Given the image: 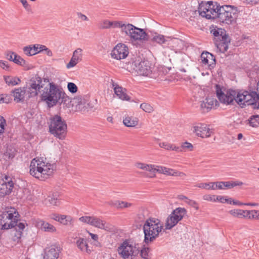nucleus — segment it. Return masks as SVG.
Returning <instances> with one entry per match:
<instances>
[{
	"instance_id": "nucleus-63",
	"label": "nucleus",
	"mask_w": 259,
	"mask_h": 259,
	"mask_svg": "<svg viewBox=\"0 0 259 259\" xmlns=\"http://www.w3.org/2000/svg\"><path fill=\"white\" fill-rule=\"evenodd\" d=\"M232 204H233L234 205H239V206L244 205V203H241L240 201H237V200H233L232 199Z\"/></svg>"
},
{
	"instance_id": "nucleus-49",
	"label": "nucleus",
	"mask_w": 259,
	"mask_h": 259,
	"mask_svg": "<svg viewBox=\"0 0 259 259\" xmlns=\"http://www.w3.org/2000/svg\"><path fill=\"white\" fill-rule=\"evenodd\" d=\"M99 27L102 29H109V20H102L99 24Z\"/></svg>"
},
{
	"instance_id": "nucleus-23",
	"label": "nucleus",
	"mask_w": 259,
	"mask_h": 259,
	"mask_svg": "<svg viewBox=\"0 0 259 259\" xmlns=\"http://www.w3.org/2000/svg\"><path fill=\"white\" fill-rule=\"evenodd\" d=\"M230 42V38L228 35L222 39L215 40L214 44L217 50L220 53H224L228 49V44Z\"/></svg>"
},
{
	"instance_id": "nucleus-21",
	"label": "nucleus",
	"mask_w": 259,
	"mask_h": 259,
	"mask_svg": "<svg viewBox=\"0 0 259 259\" xmlns=\"http://www.w3.org/2000/svg\"><path fill=\"white\" fill-rule=\"evenodd\" d=\"M201 59L202 63L207 65L209 69H212L215 66V58L209 52H203L201 55Z\"/></svg>"
},
{
	"instance_id": "nucleus-58",
	"label": "nucleus",
	"mask_w": 259,
	"mask_h": 259,
	"mask_svg": "<svg viewBox=\"0 0 259 259\" xmlns=\"http://www.w3.org/2000/svg\"><path fill=\"white\" fill-rule=\"evenodd\" d=\"M77 16L78 18L82 21H88L89 20V18L85 15L82 14L81 13H77Z\"/></svg>"
},
{
	"instance_id": "nucleus-20",
	"label": "nucleus",
	"mask_w": 259,
	"mask_h": 259,
	"mask_svg": "<svg viewBox=\"0 0 259 259\" xmlns=\"http://www.w3.org/2000/svg\"><path fill=\"white\" fill-rule=\"evenodd\" d=\"M231 214L239 218L259 220V211H230Z\"/></svg>"
},
{
	"instance_id": "nucleus-56",
	"label": "nucleus",
	"mask_w": 259,
	"mask_h": 259,
	"mask_svg": "<svg viewBox=\"0 0 259 259\" xmlns=\"http://www.w3.org/2000/svg\"><path fill=\"white\" fill-rule=\"evenodd\" d=\"M6 125V120L3 116H0V134L4 132Z\"/></svg>"
},
{
	"instance_id": "nucleus-57",
	"label": "nucleus",
	"mask_w": 259,
	"mask_h": 259,
	"mask_svg": "<svg viewBox=\"0 0 259 259\" xmlns=\"http://www.w3.org/2000/svg\"><path fill=\"white\" fill-rule=\"evenodd\" d=\"M186 203L188 205L191 206L193 208H195V209H199L198 204L194 200L188 199L186 201Z\"/></svg>"
},
{
	"instance_id": "nucleus-13",
	"label": "nucleus",
	"mask_w": 259,
	"mask_h": 259,
	"mask_svg": "<svg viewBox=\"0 0 259 259\" xmlns=\"http://www.w3.org/2000/svg\"><path fill=\"white\" fill-rule=\"evenodd\" d=\"M215 87L217 95L221 102L227 105L233 104L235 102L236 90H229L225 94L218 85Z\"/></svg>"
},
{
	"instance_id": "nucleus-10",
	"label": "nucleus",
	"mask_w": 259,
	"mask_h": 259,
	"mask_svg": "<svg viewBox=\"0 0 259 259\" xmlns=\"http://www.w3.org/2000/svg\"><path fill=\"white\" fill-rule=\"evenodd\" d=\"M79 220L84 223L107 231H110L112 229V226L110 224L97 217L83 216L80 217Z\"/></svg>"
},
{
	"instance_id": "nucleus-29",
	"label": "nucleus",
	"mask_w": 259,
	"mask_h": 259,
	"mask_svg": "<svg viewBox=\"0 0 259 259\" xmlns=\"http://www.w3.org/2000/svg\"><path fill=\"white\" fill-rule=\"evenodd\" d=\"M26 91L25 88H19L15 89L13 91L14 101L17 103L23 101L25 98Z\"/></svg>"
},
{
	"instance_id": "nucleus-55",
	"label": "nucleus",
	"mask_w": 259,
	"mask_h": 259,
	"mask_svg": "<svg viewBox=\"0 0 259 259\" xmlns=\"http://www.w3.org/2000/svg\"><path fill=\"white\" fill-rule=\"evenodd\" d=\"M203 199L212 202L216 201L217 196L214 195H205L203 196Z\"/></svg>"
},
{
	"instance_id": "nucleus-24",
	"label": "nucleus",
	"mask_w": 259,
	"mask_h": 259,
	"mask_svg": "<svg viewBox=\"0 0 259 259\" xmlns=\"http://www.w3.org/2000/svg\"><path fill=\"white\" fill-rule=\"evenodd\" d=\"M108 204L115 209L134 208V204L126 201L115 200L109 201Z\"/></svg>"
},
{
	"instance_id": "nucleus-33",
	"label": "nucleus",
	"mask_w": 259,
	"mask_h": 259,
	"mask_svg": "<svg viewBox=\"0 0 259 259\" xmlns=\"http://www.w3.org/2000/svg\"><path fill=\"white\" fill-rule=\"evenodd\" d=\"M52 219L65 225H68L71 224V218L70 216L64 215H59L54 214H53Z\"/></svg>"
},
{
	"instance_id": "nucleus-34",
	"label": "nucleus",
	"mask_w": 259,
	"mask_h": 259,
	"mask_svg": "<svg viewBox=\"0 0 259 259\" xmlns=\"http://www.w3.org/2000/svg\"><path fill=\"white\" fill-rule=\"evenodd\" d=\"M211 33L214 37V41L223 38L225 36H228L225 30L222 28L213 29L211 30Z\"/></svg>"
},
{
	"instance_id": "nucleus-11",
	"label": "nucleus",
	"mask_w": 259,
	"mask_h": 259,
	"mask_svg": "<svg viewBox=\"0 0 259 259\" xmlns=\"http://www.w3.org/2000/svg\"><path fill=\"white\" fill-rule=\"evenodd\" d=\"M9 211H4L0 214V229L8 230L14 227L15 220L19 215L18 211H14V213H8Z\"/></svg>"
},
{
	"instance_id": "nucleus-61",
	"label": "nucleus",
	"mask_w": 259,
	"mask_h": 259,
	"mask_svg": "<svg viewBox=\"0 0 259 259\" xmlns=\"http://www.w3.org/2000/svg\"><path fill=\"white\" fill-rule=\"evenodd\" d=\"M244 205L249 206L252 207H254L255 208H258V206H259V204L257 203H244Z\"/></svg>"
},
{
	"instance_id": "nucleus-35",
	"label": "nucleus",
	"mask_w": 259,
	"mask_h": 259,
	"mask_svg": "<svg viewBox=\"0 0 259 259\" xmlns=\"http://www.w3.org/2000/svg\"><path fill=\"white\" fill-rule=\"evenodd\" d=\"M13 187L14 186L12 185L0 183V197H4L10 194L12 192Z\"/></svg>"
},
{
	"instance_id": "nucleus-42",
	"label": "nucleus",
	"mask_w": 259,
	"mask_h": 259,
	"mask_svg": "<svg viewBox=\"0 0 259 259\" xmlns=\"http://www.w3.org/2000/svg\"><path fill=\"white\" fill-rule=\"evenodd\" d=\"M249 123L252 127H257L259 125V115L251 116L249 120Z\"/></svg>"
},
{
	"instance_id": "nucleus-1",
	"label": "nucleus",
	"mask_w": 259,
	"mask_h": 259,
	"mask_svg": "<svg viewBox=\"0 0 259 259\" xmlns=\"http://www.w3.org/2000/svg\"><path fill=\"white\" fill-rule=\"evenodd\" d=\"M28 92L31 97L40 93L41 100L50 108L58 104H65L71 102L70 98L62 88L53 82H50L48 77L41 78L37 75L31 79Z\"/></svg>"
},
{
	"instance_id": "nucleus-48",
	"label": "nucleus",
	"mask_w": 259,
	"mask_h": 259,
	"mask_svg": "<svg viewBox=\"0 0 259 259\" xmlns=\"http://www.w3.org/2000/svg\"><path fill=\"white\" fill-rule=\"evenodd\" d=\"M214 182H210L208 183H201L198 186V187L200 188L205 189L206 190H214Z\"/></svg>"
},
{
	"instance_id": "nucleus-43",
	"label": "nucleus",
	"mask_w": 259,
	"mask_h": 259,
	"mask_svg": "<svg viewBox=\"0 0 259 259\" xmlns=\"http://www.w3.org/2000/svg\"><path fill=\"white\" fill-rule=\"evenodd\" d=\"M123 21L109 20V29H119Z\"/></svg>"
},
{
	"instance_id": "nucleus-60",
	"label": "nucleus",
	"mask_w": 259,
	"mask_h": 259,
	"mask_svg": "<svg viewBox=\"0 0 259 259\" xmlns=\"http://www.w3.org/2000/svg\"><path fill=\"white\" fill-rule=\"evenodd\" d=\"M15 53L13 52H9L7 55V58L10 60L14 62V57H15V55H16Z\"/></svg>"
},
{
	"instance_id": "nucleus-47",
	"label": "nucleus",
	"mask_w": 259,
	"mask_h": 259,
	"mask_svg": "<svg viewBox=\"0 0 259 259\" xmlns=\"http://www.w3.org/2000/svg\"><path fill=\"white\" fill-rule=\"evenodd\" d=\"M0 183L7 184L8 185L14 186V183L12 181V179L9 176L5 175L2 179V181Z\"/></svg>"
},
{
	"instance_id": "nucleus-22",
	"label": "nucleus",
	"mask_w": 259,
	"mask_h": 259,
	"mask_svg": "<svg viewBox=\"0 0 259 259\" xmlns=\"http://www.w3.org/2000/svg\"><path fill=\"white\" fill-rule=\"evenodd\" d=\"M132 33V34L130 38V40L132 41L148 40V34L143 29L139 28L135 26L133 31Z\"/></svg>"
},
{
	"instance_id": "nucleus-30",
	"label": "nucleus",
	"mask_w": 259,
	"mask_h": 259,
	"mask_svg": "<svg viewBox=\"0 0 259 259\" xmlns=\"http://www.w3.org/2000/svg\"><path fill=\"white\" fill-rule=\"evenodd\" d=\"M37 227H41V229L46 232L53 233L56 231V228L52 225L45 222L42 220H38L36 222Z\"/></svg>"
},
{
	"instance_id": "nucleus-8",
	"label": "nucleus",
	"mask_w": 259,
	"mask_h": 259,
	"mask_svg": "<svg viewBox=\"0 0 259 259\" xmlns=\"http://www.w3.org/2000/svg\"><path fill=\"white\" fill-rule=\"evenodd\" d=\"M219 4L215 1L201 2L198 7L200 16L207 19H215L218 12Z\"/></svg>"
},
{
	"instance_id": "nucleus-54",
	"label": "nucleus",
	"mask_w": 259,
	"mask_h": 259,
	"mask_svg": "<svg viewBox=\"0 0 259 259\" xmlns=\"http://www.w3.org/2000/svg\"><path fill=\"white\" fill-rule=\"evenodd\" d=\"M0 67L6 71L10 70V67L6 61L0 60Z\"/></svg>"
},
{
	"instance_id": "nucleus-26",
	"label": "nucleus",
	"mask_w": 259,
	"mask_h": 259,
	"mask_svg": "<svg viewBox=\"0 0 259 259\" xmlns=\"http://www.w3.org/2000/svg\"><path fill=\"white\" fill-rule=\"evenodd\" d=\"M113 87L115 94L119 99L125 101L130 100V97L126 93V89L115 83H113Z\"/></svg>"
},
{
	"instance_id": "nucleus-18",
	"label": "nucleus",
	"mask_w": 259,
	"mask_h": 259,
	"mask_svg": "<svg viewBox=\"0 0 259 259\" xmlns=\"http://www.w3.org/2000/svg\"><path fill=\"white\" fill-rule=\"evenodd\" d=\"M71 102L66 104L69 107L71 102L72 106H75L76 111H79L81 112L84 113L87 111L89 107V104L87 103L84 99L80 97H77L74 98L72 101L70 100Z\"/></svg>"
},
{
	"instance_id": "nucleus-40",
	"label": "nucleus",
	"mask_w": 259,
	"mask_h": 259,
	"mask_svg": "<svg viewBox=\"0 0 259 259\" xmlns=\"http://www.w3.org/2000/svg\"><path fill=\"white\" fill-rule=\"evenodd\" d=\"M24 53L27 56H32L37 54L35 46L25 47L23 49Z\"/></svg>"
},
{
	"instance_id": "nucleus-2",
	"label": "nucleus",
	"mask_w": 259,
	"mask_h": 259,
	"mask_svg": "<svg viewBox=\"0 0 259 259\" xmlns=\"http://www.w3.org/2000/svg\"><path fill=\"white\" fill-rule=\"evenodd\" d=\"M55 166L44 161L42 159H33L30 165V174L35 178L44 181L52 176Z\"/></svg>"
},
{
	"instance_id": "nucleus-5",
	"label": "nucleus",
	"mask_w": 259,
	"mask_h": 259,
	"mask_svg": "<svg viewBox=\"0 0 259 259\" xmlns=\"http://www.w3.org/2000/svg\"><path fill=\"white\" fill-rule=\"evenodd\" d=\"M238 12L237 8L234 6H221L219 4L216 19L220 23L231 24L235 21Z\"/></svg>"
},
{
	"instance_id": "nucleus-52",
	"label": "nucleus",
	"mask_w": 259,
	"mask_h": 259,
	"mask_svg": "<svg viewBox=\"0 0 259 259\" xmlns=\"http://www.w3.org/2000/svg\"><path fill=\"white\" fill-rule=\"evenodd\" d=\"M140 255L144 259H148L149 257V248H144L140 251Z\"/></svg>"
},
{
	"instance_id": "nucleus-4",
	"label": "nucleus",
	"mask_w": 259,
	"mask_h": 259,
	"mask_svg": "<svg viewBox=\"0 0 259 259\" xmlns=\"http://www.w3.org/2000/svg\"><path fill=\"white\" fill-rule=\"evenodd\" d=\"M236 93L235 103L240 107L251 105L253 109H259V95L256 92L236 90Z\"/></svg>"
},
{
	"instance_id": "nucleus-45",
	"label": "nucleus",
	"mask_w": 259,
	"mask_h": 259,
	"mask_svg": "<svg viewBox=\"0 0 259 259\" xmlns=\"http://www.w3.org/2000/svg\"><path fill=\"white\" fill-rule=\"evenodd\" d=\"M216 201L232 204V198H228L227 196H217Z\"/></svg>"
},
{
	"instance_id": "nucleus-44",
	"label": "nucleus",
	"mask_w": 259,
	"mask_h": 259,
	"mask_svg": "<svg viewBox=\"0 0 259 259\" xmlns=\"http://www.w3.org/2000/svg\"><path fill=\"white\" fill-rule=\"evenodd\" d=\"M18 216L19 215H17V217L16 218L17 220H15V224H14V227H16V229L17 230H19L18 235H19V237L20 238L22 234V231L24 230L25 226L24 223H19L18 224H17V221L18 220Z\"/></svg>"
},
{
	"instance_id": "nucleus-53",
	"label": "nucleus",
	"mask_w": 259,
	"mask_h": 259,
	"mask_svg": "<svg viewBox=\"0 0 259 259\" xmlns=\"http://www.w3.org/2000/svg\"><path fill=\"white\" fill-rule=\"evenodd\" d=\"M214 190L217 189H225V183L224 182H214Z\"/></svg>"
},
{
	"instance_id": "nucleus-19",
	"label": "nucleus",
	"mask_w": 259,
	"mask_h": 259,
	"mask_svg": "<svg viewBox=\"0 0 259 259\" xmlns=\"http://www.w3.org/2000/svg\"><path fill=\"white\" fill-rule=\"evenodd\" d=\"M218 105L219 103L216 99L212 97H207L200 101V108L203 112H208Z\"/></svg>"
},
{
	"instance_id": "nucleus-39",
	"label": "nucleus",
	"mask_w": 259,
	"mask_h": 259,
	"mask_svg": "<svg viewBox=\"0 0 259 259\" xmlns=\"http://www.w3.org/2000/svg\"><path fill=\"white\" fill-rule=\"evenodd\" d=\"M76 243L77 247L81 251H88V244L85 239L79 238Z\"/></svg>"
},
{
	"instance_id": "nucleus-41",
	"label": "nucleus",
	"mask_w": 259,
	"mask_h": 259,
	"mask_svg": "<svg viewBox=\"0 0 259 259\" xmlns=\"http://www.w3.org/2000/svg\"><path fill=\"white\" fill-rule=\"evenodd\" d=\"M225 187L227 189H231L235 186H241L243 183L239 181L224 182Z\"/></svg>"
},
{
	"instance_id": "nucleus-6",
	"label": "nucleus",
	"mask_w": 259,
	"mask_h": 259,
	"mask_svg": "<svg viewBox=\"0 0 259 259\" xmlns=\"http://www.w3.org/2000/svg\"><path fill=\"white\" fill-rule=\"evenodd\" d=\"M67 124L60 116L55 115L50 118L49 130L55 137L60 140L64 139L67 134Z\"/></svg>"
},
{
	"instance_id": "nucleus-7",
	"label": "nucleus",
	"mask_w": 259,
	"mask_h": 259,
	"mask_svg": "<svg viewBox=\"0 0 259 259\" xmlns=\"http://www.w3.org/2000/svg\"><path fill=\"white\" fill-rule=\"evenodd\" d=\"M137 168L149 172L147 177L150 178L155 177L156 172L167 176H174L176 175L175 170L162 166H158L153 164H148L141 162L136 163Z\"/></svg>"
},
{
	"instance_id": "nucleus-51",
	"label": "nucleus",
	"mask_w": 259,
	"mask_h": 259,
	"mask_svg": "<svg viewBox=\"0 0 259 259\" xmlns=\"http://www.w3.org/2000/svg\"><path fill=\"white\" fill-rule=\"evenodd\" d=\"M67 88L69 91L72 93H75L77 91V86L73 82H69L67 84Z\"/></svg>"
},
{
	"instance_id": "nucleus-38",
	"label": "nucleus",
	"mask_w": 259,
	"mask_h": 259,
	"mask_svg": "<svg viewBox=\"0 0 259 259\" xmlns=\"http://www.w3.org/2000/svg\"><path fill=\"white\" fill-rule=\"evenodd\" d=\"M159 146L161 148H164L167 150H172L175 151L179 150L178 146H176L175 145L171 144L166 142L159 143Z\"/></svg>"
},
{
	"instance_id": "nucleus-46",
	"label": "nucleus",
	"mask_w": 259,
	"mask_h": 259,
	"mask_svg": "<svg viewBox=\"0 0 259 259\" xmlns=\"http://www.w3.org/2000/svg\"><path fill=\"white\" fill-rule=\"evenodd\" d=\"M140 108L146 112L151 113L154 109L152 106L149 104L143 103L140 105Z\"/></svg>"
},
{
	"instance_id": "nucleus-25",
	"label": "nucleus",
	"mask_w": 259,
	"mask_h": 259,
	"mask_svg": "<svg viewBox=\"0 0 259 259\" xmlns=\"http://www.w3.org/2000/svg\"><path fill=\"white\" fill-rule=\"evenodd\" d=\"M82 51V49L80 48H78L74 51L71 60L66 65V67L67 68L69 69L75 66L79 61L81 60Z\"/></svg>"
},
{
	"instance_id": "nucleus-17",
	"label": "nucleus",
	"mask_w": 259,
	"mask_h": 259,
	"mask_svg": "<svg viewBox=\"0 0 259 259\" xmlns=\"http://www.w3.org/2000/svg\"><path fill=\"white\" fill-rule=\"evenodd\" d=\"M61 248L59 246L52 245L45 250L43 259H58Z\"/></svg>"
},
{
	"instance_id": "nucleus-27",
	"label": "nucleus",
	"mask_w": 259,
	"mask_h": 259,
	"mask_svg": "<svg viewBox=\"0 0 259 259\" xmlns=\"http://www.w3.org/2000/svg\"><path fill=\"white\" fill-rule=\"evenodd\" d=\"M135 26L133 24L122 21L120 27L119 28L120 32L125 36L131 38Z\"/></svg>"
},
{
	"instance_id": "nucleus-59",
	"label": "nucleus",
	"mask_w": 259,
	"mask_h": 259,
	"mask_svg": "<svg viewBox=\"0 0 259 259\" xmlns=\"http://www.w3.org/2000/svg\"><path fill=\"white\" fill-rule=\"evenodd\" d=\"M35 46V49L37 50V54L41 52H43L44 51L45 48H46V46L41 45H34Z\"/></svg>"
},
{
	"instance_id": "nucleus-9",
	"label": "nucleus",
	"mask_w": 259,
	"mask_h": 259,
	"mask_svg": "<svg viewBox=\"0 0 259 259\" xmlns=\"http://www.w3.org/2000/svg\"><path fill=\"white\" fill-rule=\"evenodd\" d=\"M119 255L122 259H137L140 250L127 240L123 242L118 247Z\"/></svg>"
},
{
	"instance_id": "nucleus-15",
	"label": "nucleus",
	"mask_w": 259,
	"mask_h": 259,
	"mask_svg": "<svg viewBox=\"0 0 259 259\" xmlns=\"http://www.w3.org/2000/svg\"><path fill=\"white\" fill-rule=\"evenodd\" d=\"M128 53V47L125 45L118 44L114 48L111 55L112 58L120 60L125 58Z\"/></svg>"
},
{
	"instance_id": "nucleus-14",
	"label": "nucleus",
	"mask_w": 259,
	"mask_h": 259,
	"mask_svg": "<svg viewBox=\"0 0 259 259\" xmlns=\"http://www.w3.org/2000/svg\"><path fill=\"white\" fill-rule=\"evenodd\" d=\"M184 211H172L166 219L164 229L170 230L175 227L183 218Z\"/></svg>"
},
{
	"instance_id": "nucleus-62",
	"label": "nucleus",
	"mask_w": 259,
	"mask_h": 259,
	"mask_svg": "<svg viewBox=\"0 0 259 259\" xmlns=\"http://www.w3.org/2000/svg\"><path fill=\"white\" fill-rule=\"evenodd\" d=\"M20 1L26 9H27L30 8V6L28 4L26 0H20Z\"/></svg>"
},
{
	"instance_id": "nucleus-12",
	"label": "nucleus",
	"mask_w": 259,
	"mask_h": 259,
	"mask_svg": "<svg viewBox=\"0 0 259 259\" xmlns=\"http://www.w3.org/2000/svg\"><path fill=\"white\" fill-rule=\"evenodd\" d=\"M132 67L140 75L147 76L152 73V66L148 61L136 60L132 62Z\"/></svg>"
},
{
	"instance_id": "nucleus-28",
	"label": "nucleus",
	"mask_w": 259,
	"mask_h": 259,
	"mask_svg": "<svg viewBox=\"0 0 259 259\" xmlns=\"http://www.w3.org/2000/svg\"><path fill=\"white\" fill-rule=\"evenodd\" d=\"M60 197V193L58 192L52 193L48 196L45 200V203L49 206L58 205L59 204L58 198Z\"/></svg>"
},
{
	"instance_id": "nucleus-3",
	"label": "nucleus",
	"mask_w": 259,
	"mask_h": 259,
	"mask_svg": "<svg viewBox=\"0 0 259 259\" xmlns=\"http://www.w3.org/2000/svg\"><path fill=\"white\" fill-rule=\"evenodd\" d=\"M145 235L144 241L146 243L153 241L158 237L159 233L165 229L163 224L158 219L150 218L147 219L143 226Z\"/></svg>"
},
{
	"instance_id": "nucleus-64",
	"label": "nucleus",
	"mask_w": 259,
	"mask_h": 259,
	"mask_svg": "<svg viewBox=\"0 0 259 259\" xmlns=\"http://www.w3.org/2000/svg\"><path fill=\"white\" fill-rule=\"evenodd\" d=\"M90 235L91 236L92 239L94 241H98V236L97 234H93L91 233H89Z\"/></svg>"
},
{
	"instance_id": "nucleus-36",
	"label": "nucleus",
	"mask_w": 259,
	"mask_h": 259,
	"mask_svg": "<svg viewBox=\"0 0 259 259\" xmlns=\"http://www.w3.org/2000/svg\"><path fill=\"white\" fill-rule=\"evenodd\" d=\"M153 39L155 42H157L159 44H165L168 41H171L174 42L176 40H178L177 39H172L169 37H165L164 35L161 34H156L153 38Z\"/></svg>"
},
{
	"instance_id": "nucleus-37",
	"label": "nucleus",
	"mask_w": 259,
	"mask_h": 259,
	"mask_svg": "<svg viewBox=\"0 0 259 259\" xmlns=\"http://www.w3.org/2000/svg\"><path fill=\"white\" fill-rule=\"evenodd\" d=\"M179 150L177 152H186L187 151H192L193 149V145L188 142L182 143L181 147H178Z\"/></svg>"
},
{
	"instance_id": "nucleus-31",
	"label": "nucleus",
	"mask_w": 259,
	"mask_h": 259,
	"mask_svg": "<svg viewBox=\"0 0 259 259\" xmlns=\"http://www.w3.org/2000/svg\"><path fill=\"white\" fill-rule=\"evenodd\" d=\"M3 78L5 83L9 86L13 87L16 85L21 82L20 79L16 76L4 75Z\"/></svg>"
},
{
	"instance_id": "nucleus-32",
	"label": "nucleus",
	"mask_w": 259,
	"mask_h": 259,
	"mask_svg": "<svg viewBox=\"0 0 259 259\" xmlns=\"http://www.w3.org/2000/svg\"><path fill=\"white\" fill-rule=\"evenodd\" d=\"M139 120L137 117L127 115L123 120L124 125L127 127H135L138 124Z\"/></svg>"
},
{
	"instance_id": "nucleus-16",
	"label": "nucleus",
	"mask_w": 259,
	"mask_h": 259,
	"mask_svg": "<svg viewBox=\"0 0 259 259\" xmlns=\"http://www.w3.org/2000/svg\"><path fill=\"white\" fill-rule=\"evenodd\" d=\"M193 132L196 136L202 138L209 137L212 133L207 125L202 123L194 125L193 126Z\"/></svg>"
},
{
	"instance_id": "nucleus-50",
	"label": "nucleus",
	"mask_w": 259,
	"mask_h": 259,
	"mask_svg": "<svg viewBox=\"0 0 259 259\" xmlns=\"http://www.w3.org/2000/svg\"><path fill=\"white\" fill-rule=\"evenodd\" d=\"M14 62L20 65H23L25 64V61L17 55H15V57H14Z\"/></svg>"
}]
</instances>
